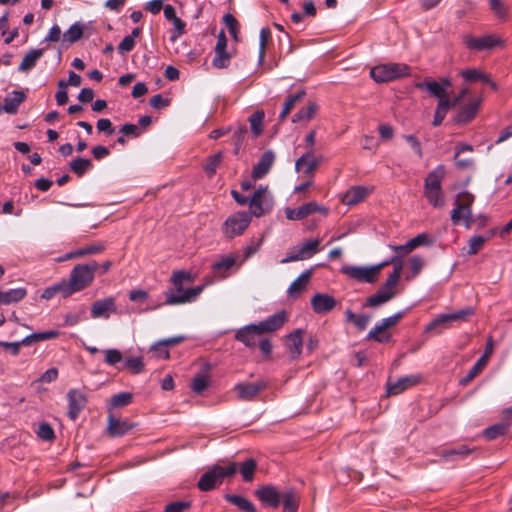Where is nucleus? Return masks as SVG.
<instances>
[{"label":"nucleus","mask_w":512,"mask_h":512,"mask_svg":"<svg viewBox=\"0 0 512 512\" xmlns=\"http://www.w3.org/2000/svg\"><path fill=\"white\" fill-rule=\"evenodd\" d=\"M237 472V463L221 462L213 465L201 475L198 481V488L201 491H210L217 488L225 479L233 477Z\"/></svg>","instance_id":"nucleus-1"},{"label":"nucleus","mask_w":512,"mask_h":512,"mask_svg":"<svg viewBox=\"0 0 512 512\" xmlns=\"http://www.w3.org/2000/svg\"><path fill=\"white\" fill-rule=\"evenodd\" d=\"M99 265L96 261L80 263L73 267L68 280H63L70 295L83 291L94 281Z\"/></svg>","instance_id":"nucleus-2"},{"label":"nucleus","mask_w":512,"mask_h":512,"mask_svg":"<svg viewBox=\"0 0 512 512\" xmlns=\"http://www.w3.org/2000/svg\"><path fill=\"white\" fill-rule=\"evenodd\" d=\"M252 221L251 215L246 211H237L230 214L221 226V232L227 239L241 236L248 229Z\"/></svg>","instance_id":"nucleus-3"},{"label":"nucleus","mask_w":512,"mask_h":512,"mask_svg":"<svg viewBox=\"0 0 512 512\" xmlns=\"http://www.w3.org/2000/svg\"><path fill=\"white\" fill-rule=\"evenodd\" d=\"M409 74L410 68L404 63L380 64L370 70L371 78L377 83L390 82Z\"/></svg>","instance_id":"nucleus-4"},{"label":"nucleus","mask_w":512,"mask_h":512,"mask_svg":"<svg viewBox=\"0 0 512 512\" xmlns=\"http://www.w3.org/2000/svg\"><path fill=\"white\" fill-rule=\"evenodd\" d=\"M274 206V199L267 187L260 186L249 200L250 212L252 217H262L269 214Z\"/></svg>","instance_id":"nucleus-5"},{"label":"nucleus","mask_w":512,"mask_h":512,"mask_svg":"<svg viewBox=\"0 0 512 512\" xmlns=\"http://www.w3.org/2000/svg\"><path fill=\"white\" fill-rule=\"evenodd\" d=\"M320 239H311L299 246L293 247L287 256L281 259V264H286L295 261H302L311 258L313 255L320 251Z\"/></svg>","instance_id":"nucleus-6"},{"label":"nucleus","mask_w":512,"mask_h":512,"mask_svg":"<svg viewBox=\"0 0 512 512\" xmlns=\"http://www.w3.org/2000/svg\"><path fill=\"white\" fill-rule=\"evenodd\" d=\"M385 266L386 263H379L377 265L370 267L344 266L342 267L341 271L345 275L357 281L373 283L377 279L382 268H384Z\"/></svg>","instance_id":"nucleus-7"},{"label":"nucleus","mask_w":512,"mask_h":512,"mask_svg":"<svg viewBox=\"0 0 512 512\" xmlns=\"http://www.w3.org/2000/svg\"><path fill=\"white\" fill-rule=\"evenodd\" d=\"M266 387L267 383L264 380H258L254 383L240 382L234 386L233 391L238 400L253 401Z\"/></svg>","instance_id":"nucleus-8"},{"label":"nucleus","mask_w":512,"mask_h":512,"mask_svg":"<svg viewBox=\"0 0 512 512\" xmlns=\"http://www.w3.org/2000/svg\"><path fill=\"white\" fill-rule=\"evenodd\" d=\"M463 41L467 48L476 51L489 50L503 44V41L500 38L492 34L484 35L482 37L466 35L464 36Z\"/></svg>","instance_id":"nucleus-9"},{"label":"nucleus","mask_w":512,"mask_h":512,"mask_svg":"<svg viewBox=\"0 0 512 512\" xmlns=\"http://www.w3.org/2000/svg\"><path fill=\"white\" fill-rule=\"evenodd\" d=\"M475 313L474 308L467 307L452 313L439 315L434 321L427 325L426 331H431L440 325L450 322H463Z\"/></svg>","instance_id":"nucleus-10"},{"label":"nucleus","mask_w":512,"mask_h":512,"mask_svg":"<svg viewBox=\"0 0 512 512\" xmlns=\"http://www.w3.org/2000/svg\"><path fill=\"white\" fill-rule=\"evenodd\" d=\"M263 333L257 326V324H250L236 332L235 338L236 340L242 342L245 346L249 348H255L260 339H262Z\"/></svg>","instance_id":"nucleus-11"},{"label":"nucleus","mask_w":512,"mask_h":512,"mask_svg":"<svg viewBox=\"0 0 512 512\" xmlns=\"http://www.w3.org/2000/svg\"><path fill=\"white\" fill-rule=\"evenodd\" d=\"M481 103V98H473L469 103L460 106L457 114L453 118L454 122L456 124H467L472 121L476 117Z\"/></svg>","instance_id":"nucleus-12"},{"label":"nucleus","mask_w":512,"mask_h":512,"mask_svg":"<svg viewBox=\"0 0 512 512\" xmlns=\"http://www.w3.org/2000/svg\"><path fill=\"white\" fill-rule=\"evenodd\" d=\"M316 212L326 215L328 210L325 207L318 205L316 202L303 204L297 209L287 208L285 210L286 217L289 220H302Z\"/></svg>","instance_id":"nucleus-13"},{"label":"nucleus","mask_w":512,"mask_h":512,"mask_svg":"<svg viewBox=\"0 0 512 512\" xmlns=\"http://www.w3.org/2000/svg\"><path fill=\"white\" fill-rule=\"evenodd\" d=\"M116 301L114 297H107L95 301L91 305V317L94 319H108L111 314L116 313Z\"/></svg>","instance_id":"nucleus-14"},{"label":"nucleus","mask_w":512,"mask_h":512,"mask_svg":"<svg viewBox=\"0 0 512 512\" xmlns=\"http://www.w3.org/2000/svg\"><path fill=\"white\" fill-rule=\"evenodd\" d=\"M68 398V416L71 420H76L80 412L86 405L85 394L78 389H71L67 393Z\"/></svg>","instance_id":"nucleus-15"},{"label":"nucleus","mask_w":512,"mask_h":512,"mask_svg":"<svg viewBox=\"0 0 512 512\" xmlns=\"http://www.w3.org/2000/svg\"><path fill=\"white\" fill-rule=\"evenodd\" d=\"M203 289L204 286L200 285L187 289L183 291L181 294H175L173 291H168L166 293L165 303L168 305H177L192 302L200 295Z\"/></svg>","instance_id":"nucleus-16"},{"label":"nucleus","mask_w":512,"mask_h":512,"mask_svg":"<svg viewBox=\"0 0 512 512\" xmlns=\"http://www.w3.org/2000/svg\"><path fill=\"white\" fill-rule=\"evenodd\" d=\"M322 157H316L313 151H308L296 160L295 169L297 172H302L307 176H312Z\"/></svg>","instance_id":"nucleus-17"},{"label":"nucleus","mask_w":512,"mask_h":512,"mask_svg":"<svg viewBox=\"0 0 512 512\" xmlns=\"http://www.w3.org/2000/svg\"><path fill=\"white\" fill-rule=\"evenodd\" d=\"M372 192V188L364 186H352L342 196L343 204L352 206L364 201Z\"/></svg>","instance_id":"nucleus-18"},{"label":"nucleus","mask_w":512,"mask_h":512,"mask_svg":"<svg viewBox=\"0 0 512 512\" xmlns=\"http://www.w3.org/2000/svg\"><path fill=\"white\" fill-rule=\"evenodd\" d=\"M336 299L328 294L317 293L311 298V306L315 313L325 314L336 306Z\"/></svg>","instance_id":"nucleus-19"},{"label":"nucleus","mask_w":512,"mask_h":512,"mask_svg":"<svg viewBox=\"0 0 512 512\" xmlns=\"http://www.w3.org/2000/svg\"><path fill=\"white\" fill-rule=\"evenodd\" d=\"M421 380V377L418 375H409L402 378H399L394 383H389L387 386L388 395H398L403 391L417 385Z\"/></svg>","instance_id":"nucleus-20"},{"label":"nucleus","mask_w":512,"mask_h":512,"mask_svg":"<svg viewBox=\"0 0 512 512\" xmlns=\"http://www.w3.org/2000/svg\"><path fill=\"white\" fill-rule=\"evenodd\" d=\"M26 95L23 91L15 90L11 93L7 94L4 99V104L0 108L1 112H6L8 114H16L18 112L19 106L24 102Z\"/></svg>","instance_id":"nucleus-21"},{"label":"nucleus","mask_w":512,"mask_h":512,"mask_svg":"<svg viewBox=\"0 0 512 512\" xmlns=\"http://www.w3.org/2000/svg\"><path fill=\"white\" fill-rule=\"evenodd\" d=\"M134 425L127 420L117 419L112 415L108 417V432L112 437H121L129 433Z\"/></svg>","instance_id":"nucleus-22"},{"label":"nucleus","mask_w":512,"mask_h":512,"mask_svg":"<svg viewBox=\"0 0 512 512\" xmlns=\"http://www.w3.org/2000/svg\"><path fill=\"white\" fill-rule=\"evenodd\" d=\"M275 160V154L272 151H266L262 154L258 163L254 166L252 176L254 179L263 178L271 169Z\"/></svg>","instance_id":"nucleus-23"},{"label":"nucleus","mask_w":512,"mask_h":512,"mask_svg":"<svg viewBox=\"0 0 512 512\" xmlns=\"http://www.w3.org/2000/svg\"><path fill=\"white\" fill-rule=\"evenodd\" d=\"M258 498L266 505L273 508L278 507L282 499V493H279L272 486H264L256 491Z\"/></svg>","instance_id":"nucleus-24"},{"label":"nucleus","mask_w":512,"mask_h":512,"mask_svg":"<svg viewBox=\"0 0 512 512\" xmlns=\"http://www.w3.org/2000/svg\"><path fill=\"white\" fill-rule=\"evenodd\" d=\"M286 320H287L286 313L284 311H281V312H278V313L268 317L264 321L259 322L257 324V326L259 327L261 332L264 334L267 332H273V331L280 329L284 325Z\"/></svg>","instance_id":"nucleus-25"},{"label":"nucleus","mask_w":512,"mask_h":512,"mask_svg":"<svg viewBox=\"0 0 512 512\" xmlns=\"http://www.w3.org/2000/svg\"><path fill=\"white\" fill-rule=\"evenodd\" d=\"M312 270L301 273L289 286L287 293L290 297H298L306 288L311 278Z\"/></svg>","instance_id":"nucleus-26"},{"label":"nucleus","mask_w":512,"mask_h":512,"mask_svg":"<svg viewBox=\"0 0 512 512\" xmlns=\"http://www.w3.org/2000/svg\"><path fill=\"white\" fill-rule=\"evenodd\" d=\"M451 221L454 225L463 222L466 228H471L474 223L472 209L455 205V208L451 211Z\"/></svg>","instance_id":"nucleus-27"},{"label":"nucleus","mask_w":512,"mask_h":512,"mask_svg":"<svg viewBox=\"0 0 512 512\" xmlns=\"http://www.w3.org/2000/svg\"><path fill=\"white\" fill-rule=\"evenodd\" d=\"M446 175L443 165H438L433 171L428 173L424 181V189L442 188L441 184Z\"/></svg>","instance_id":"nucleus-28"},{"label":"nucleus","mask_w":512,"mask_h":512,"mask_svg":"<svg viewBox=\"0 0 512 512\" xmlns=\"http://www.w3.org/2000/svg\"><path fill=\"white\" fill-rule=\"evenodd\" d=\"M303 330L297 329L287 337V346L293 359L298 358L302 353Z\"/></svg>","instance_id":"nucleus-29"},{"label":"nucleus","mask_w":512,"mask_h":512,"mask_svg":"<svg viewBox=\"0 0 512 512\" xmlns=\"http://www.w3.org/2000/svg\"><path fill=\"white\" fill-rule=\"evenodd\" d=\"M184 338L183 337H172L168 339L161 340L155 343L151 347V351H153L157 358L168 359L169 351L168 346H173L180 343Z\"/></svg>","instance_id":"nucleus-30"},{"label":"nucleus","mask_w":512,"mask_h":512,"mask_svg":"<svg viewBox=\"0 0 512 512\" xmlns=\"http://www.w3.org/2000/svg\"><path fill=\"white\" fill-rule=\"evenodd\" d=\"M27 295L25 288H15L8 291H0V305H9L17 303Z\"/></svg>","instance_id":"nucleus-31"},{"label":"nucleus","mask_w":512,"mask_h":512,"mask_svg":"<svg viewBox=\"0 0 512 512\" xmlns=\"http://www.w3.org/2000/svg\"><path fill=\"white\" fill-rule=\"evenodd\" d=\"M43 56V49H32L25 54L22 62L20 63L18 70L21 72H29L33 69L38 60Z\"/></svg>","instance_id":"nucleus-32"},{"label":"nucleus","mask_w":512,"mask_h":512,"mask_svg":"<svg viewBox=\"0 0 512 512\" xmlns=\"http://www.w3.org/2000/svg\"><path fill=\"white\" fill-rule=\"evenodd\" d=\"M418 89H426L431 95L438 98H443L447 92L445 86L437 81L425 80L424 82L416 83Z\"/></svg>","instance_id":"nucleus-33"},{"label":"nucleus","mask_w":512,"mask_h":512,"mask_svg":"<svg viewBox=\"0 0 512 512\" xmlns=\"http://www.w3.org/2000/svg\"><path fill=\"white\" fill-rule=\"evenodd\" d=\"M424 196L429 204L435 208H442L445 205V195L442 188L424 189Z\"/></svg>","instance_id":"nucleus-34"},{"label":"nucleus","mask_w":512,"mask_h":512,"mask_svg":"<svg viewBox=\"0 0 512 512\" xmlns=\"http://www.w3.org/2000/svg\"><path fill=\"white\" fill-rule=\"evenodd\" d=\"M257 468V463L254 459L249 458L240 465L237 464V471L239 470L245 482H251L254 479V473Z\"/></svg>","instance_id":"nucleus-35"},{"label":"nucleus","mask_w":512,"mask_h":512,"mask_svg":"<svg viewBox=\"0 0 512 512\" xmlns=\"http://www.w3.org/2000/svg\"><path fill=\"white\" fill-rule=\"evenodd\" d=\"M56 294H61L64 298L71 296L63 280L53 286L47 287L43 291L41 298L45 300H50Z\"/></svg>","instance_id":"nucleus-36"},{"label":"nucleus","mask_w":512,"mask_h":512,"mask_svg":"<svg viewBox=\"0 0 512 512\" xmlns=\"http://www.w3.org/2000/svg\"><path fill=\"white\" fill-rule=\"evenodd\" d=\"M318 110V105L315 102H310L307 107L298 111L292 118L294 123L296 122H308L311 120Z\"/></svg>","instance_id":"nucleus-37"},{"label":"nucleus","mask_w":512,"mask_h":512,"mask_svg":"<svg viewBox=\"0 0 512 512\" xmlns=\"http://www.w3.org/2000/svg\"><path fill=\"white\" fill-rule=\"evenodd\" d=\"M460 75L466 80V81H483L491 85L493 89H496V84L492 82L489 77L482 73L480 70L477 69H466L462 70L460 72Z\"/></svg>","instance_id":"nucleus-38"},{"label":"nucleus","mask_w":512,"mask_h":512,"mask_svg":"<svg viewBox=\"0 0 512 512\" xmlns=\"http://www.w3.org/2000/svg\"><path fill=\"white\" fill-rule=\"evenodd\" d=\"M225 499L228 502L232 503L233 505L237 506L239 509H241L244 512H255L256 511L253 503L250 500H248L247 498H244L242 496L227 494V495H225Z\"/></svg>","instance_id":"nucleus-39"},{"label":"nucleus","mask_w":512,"mask_h":512,"mask_svg":"<svg viewBox=\"0 0 512 512\" xmlns=\"http://www.w3.org/2000/svg\"><path fill=\"white\" fill-rule=\"evenodd\" d=\"M281 502L283 503V512H296L299 505V498L293 491L282 493Z\"/></svg>","instance_id":"nucleus-40"},{"label":"nucleus","mask_w":512,"mask_h":512,"mask_svg":"<svg viewBox=\"0 0 512 512\" xmlns=\"http://www.w3.org/2000/svg\"><path fill=\"white\" fill-rule=\"evenodd\" d=\"M264 116V111L258 110L249 117L251 132L256 137L259 136L263 131Z\"/></svg>","instance_id":"nucleus-41"},{"label":"nucleus","mask_w":512,"mask_h":512,"mask_svg":"<svg viewBox=\"0 0 512 512\" xmlns=\"http://www.w3.org/2000/svg\"><path fill=\"white\" fill-rule=\"evenodd\" d=\"M395 296V293H388L379 289L374 295L370 296L367 299V305L370 307H378L388 301H390Z\"/></svg>","instance_id":"nucleus-42"},{"label":"nucleus","mask_w":512,"mask_h":512,"mask_svg":"<svg viewBox=\"0 0 512 512\" xmlns=\"http://www.w3.org/2000/svg\"><path fill=\"white\" fill-rule=\"evenodd\" d=\"M92 168L90 159L77 158L70 163V169L78 176H83L88 170Z\"/></svg>","instance_id":"nucleus-43"},{"label":"nucleus","mask_w":512,"mask_h":512,"mask_svg":"<svg viewBox=\"0 0 512 512\" xmlns=\"http://www.w3.org/2000/svg\"><path fill=\"white\" fill-rule=\"evenodd\" d=\"M59 332L55 330L33 333L23 339V343L31 345L33 342H40L58 337Z\"/></svg>","instance_id":"nucleus-44"},{"label":"nucleus","mask_w":512,"mask_h":512,"mask_svg":"<svg viewBox=\"0 0 512 512\" xmlns=\"http://www.w3.org/2000/svg\"><path fill=\"white\" fill-rule=\"evenodd\" d=\"M391 334L387 330H378V324L367 334V340H373L378 343H387L391 340Z\"/></svg>","instance_id":"nucleus-45"},{"label":"nucleus","mask_w":512,"mask_h":512,"mask_svg":"<svg viewBox=\"0 0 512 512\" xmlns=\"http://www.w3.org/2000/svg\"><path fill=\"white\" fill-rule=\"evenodd\" d=\"M83 35V26L80 23H75L63 34L64 40L69 43L77 42Z\"/></svg>","instance_id":"nucleus-46"},{"label":"nucleus","mask_w":512,"mask_h":512,"mask_svg":"<svg viewBox=\"0 0 512 512\" xmlns=\"http://www.w3.org/2000/svg\"><path fill=\"white\" fill-rule=\"evenodd\" d=\"M105 250L103 243H93L82 248L76 249L78 258H82L88 255L100 254Z\"/></svg>","instance_id":"nucleus-47"},{"label":"nucleus","mask_w":512,"mask_h":512,"mask_svg":"<svg viewBox=\"0 0 512 512\" xmlns=\"http://www.w3.org/2000/svg\"><path fill=\"white\" fill-rule=\"evenodd\" d=\"M304 96V92H298L294 95H290L284 103L283 109L280 112V119H284L294 108L297 102H299Z\"/></svg>","instance_id":"nucleus-48"},{"label":"nucleus","mask_w":512,"mask_h":512,"mask_svg":"<svg viewBox=\"0 0 512 512\" xmlns=\"http://www.w3.org/2000/svg\"><path fill=\"white\" fill-rule=\"evenodd\" d=\"M507 428H508V426L506 423L495 424V425L487 428L484 431V436L488 440H493V439L497 438L498 436L505 434L507 431Z\"/></svg>","instance_id":"nucleus-49"},{"label":"nucleus","mask_w":512,"mask_h":512,"mask_svg":"<svg viewBox=\"0 0 512 512\" xmlns=\"http://www.w3.org/2000/svg\"><path fill=\"white\" fill-rule=\"evenodd\" d=\"M246 132H247V128L245 125H239L238 128L235 130L233 137H232V144L234 146L235 154L239 153V151L242 147Z\"/></svg>","instance_id":"nucleus-50"},{"label":"nucleus","mask_w":512,"mask_h":512,"mask_svg":"<svg viewBox=\"0 0 512 512\" xmlns=\"http://www.w3.org/2000/svg\"><path fill=\"white\" fill-rule=\"evenodd\" d=\"M209 386V376L206 374H200L193 378L191 383L192 390L200 394Z\"/></svg>","instance_id":"nucleus-51"},{"label":"nucleus","mask_w":512,"mask_h":512,"mask_svg":"<svg viewBox=\"0 0 512 512\" xmlns=\"http://www.w3.org/2000/svg\"><path fill=\"white\" fill-rule=\"evenodd\" d=\"M489 6L492 12L499 19L505 20L507 18V6L502 0H489Z\"/></svg>","instance_id":"nucleus-52"},{"label":"nucleus","mask_w":512,"mask_h":512,"mask_svg":"<svg viewBox=\"0 0 512 512\" xmlns=\"http://www.w3.org/2000/svg\"><path fill=\"white\" fill-rule=\"evenodd\" d=\"M404 312H398L392 316L382 319L378 324V330H388L397 325L402 319Z\"/></svg>","instance_id":"nucleus-53"},{"label":"nucleus","mask_w":512,"mask_h":512,"mask_svg":"<svg viewBox=\"0 0 512 512\" xmlns=\"http://www.w3.org/2000/svg\"><path fill=\"white\" fill-rule=\"evenodd\" d=\"M475 197L468 191H462L457 194L455 199V205L459 207L470 208L474 203Z\"/></svg>","instance_id":"nucleus-54"},{"label":"nucleus","mask_w":512,"mask_h":512,"mask_svg":"<svg viewBox=\"0 0 512 512\" xmlns=\"http://www.w3.org/2000/svg\"><path fill=\"white\" fill-rule=\"evenodd\" d=\"M124 366L134 374L141 373L144 363L141 357H129L124 361Z\"/></svg>","instance_id":"nucleus-55"},{"label":"nucleus","mask_w":512,"mask_h":512,"mask_svg":"<svg viewBox=\"0 0 512 512\" xmlns=\"http://www.w3.org/2000/svg\"><path fill=\"white\" fill-rule=\"evenodd\" d=\"M236 259L232 256L225 257L220 261L214 263L213 270L215 273H221L227 271L235 265Z\"/></svg>","instance_id":"nucleus-56"},{"label":"nucleus","mask_w":512,"mask_h":512,"mask_svg":"<svg viewBox=\"0 0 512 512\" xmlns=\"http://www.w3.org/2000/svg\"><path fill=\"white\" fill-rule=\"evenodd\" d=\"M400 277H401V275H399L398 272H396V273L392 272L388 276V278L386 279V282L380 289H382L383 291L388 292V293L396 294L395 288L398 284Z\"/></svg>","instance_id":"nucleus-57"},{"label":"nucleus","mask_w":512,"mask_h":512,"mask_svg":"<svg viewBox=\"0 0 512 512\" xmlns=\"http://www.w3.org/2000/svg\"><path fill=\"white\" fill-rule=\"evenodd\" d=\"M172 283L175 285L179 292H182V284L184 281H192V277L185 271H176L172 275Z\"/></svg>","instance_id":"nucleus-58"},{"label":"nucleus","mask_w":512,"mask_h":512,"mask_svg":"<svg viewBox=\"0 0 512 512\" xmlns=\"http://www.w3.org/2000/svg\"><path fill=\"white\" fill-rule=\"evenodd\" d=\"M486 242V239L482 236H473L469 240V249L468 254L469 255H475L477 254L482 247L484 246Z\"/></svg>","instance_id":"nucleus-59"},{"label":"nucleus","mask_w":512,"mask_h":512,"mask_svg":"<svg viewBox=\"0 0 512 512\" xmlns=\"http://www.w3.org/2000/svg\"><path fill=\"white\" fill-rule=\"evenodd\" d=\"M486 364V357H480L474 364V366L470 369L463 382L467 383L470 380H472L475 376L479 374V372L486 366Z\"/></svg>","instance_id":"nucleus-60"},{"label":"nucleus","mask_w":512,"mask_h":512,"mask_svg":"<svg viewBox=\"0 0 512 512\" xmlns=\"http://www.w3.org/2000/svg\"><path fill=\"white\" fill-rule=\"evenodd\" d=\"M132 401V394L128 392H122L114 395L111 398V404L114 407H122L128 405Z\"/></svg>","instance_id":"nucleus-61"},{"label":"nucleus","mask_w":512,"mask_h":512,"mask_svg":"<svg viewBox=\"0 0 512 512\" xmlns=\"http://www.w3.org/2000/svg\"><path fill=\"white\" fill-rule=\"evenodd\" d=\"M230 62V55L227 52L218 53L215 52V57L212 61V65L217 69L227 68Z\"/></svg>","instance_id":"nucleus-62"},{"label":"nucleus","mask_w":512,"mask_h":512,"mask_svg":"<svg viewBox=\"0 0 512 512\" xmlns=\"http://www.w3.org/2000/svg\"><path fill=\"white\" fill-rule=\"evenodd\" d=\"M105 354V362L108 365L114 366L117 363L121 362L123 357L122 353L117 349H107L104 351Z\"/></svg>","instance_id":"nucleus-63"},{"label":"nucleus","mask_w":512,"mask_h":512,"mask_svg":"<svg viewBox=\"0 0 512 512\" xmlns=\"http://www.w3.org/2000/svg\"><path fill=\"white\" fill-rule=\"evenodd\" d=\"M190 507V502L178 501L168 504L165 508V512H184Z\"/></svg>","instance_id":"nucleus-64"}]
</instances>
